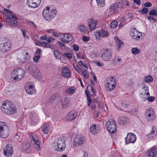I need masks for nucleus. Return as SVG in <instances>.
Segmentation results:
<instances>
[{"instance_id":"a19ab883","label":"nucleus","mask_w":157,"mask_h":157,"mask_svg":"<svg viewBox=\"0 0 157 157\" xmlns=\"http://www.w3.org/2000/svg\"><path fill=\"white\" fill-rule=\"evenodd\" d=\"M54 55L55 57L57 59H59L60 58V52L57 50H55L54 52Z\"/></svg>"},{"instance_id":"f03ea898","label":"nucleus","mask_w":157,"mask_h":157,"mask_svg":"<svg viewBox=\"0 0 157 157\" xmlns=\"http://www.w3.org/2000/svg\"><path fill=\"white\" fill-rule=\"evenodd\" d=\"M66 139L63 136L56 138L54 143L55 149L58 151H63L66 147Z\"/></svg>"},{"instance_id":"5fc2aeb1","label":"nucleus","mask_w":157,"mask_h":157,"mask_svg":"<svg viewBox=\"0 0 157 157\" xmlns=\"http://www.w3.org/2000/svg\"><path fill=\"white\" fill-rule=\"evenodd\" d=\"M73 66L75 69L78 71L80 70V69L79 68L78 65L76 63H74L73 64Z\"/></svg>"},{"instance_id":"3c124183","label":"nucleus","mask_w":157,"mask_h":157,"mask_svg":"<svg viewBox=\"0 0 157 157\" xmlns=\"http://www.w3.org/2000/svg\"><path fill=\"white\" fill-rule=\"evenodd\" d=\"M21 135V133L20 132H17L14 136L15 139L18 140L20 138Z\"/></svg>"},{"instance_id":"423d86ee","label":"nucleus","mask_w":157,"mask_h":157,"mask_svg":"<svg viewBox=\"0 0 157 157\" xmlns=\"http://www.w3.org/2000/svg\"><path fill=\"white\" fill-rule=\"evenodd\" d=\"M9 128L6 124L3 122H0V137L5 138L9 134Z\"/></svg>"},{"instance_id":"69168bd1","label":"nucleus","mask_w":157,"mask_h":157,"mask_svg":"<svg viewBox=\"0 0 157 157\" xmlns=\"http://www.w3.org/2000/svg\"><path fill=\"white\" fill-rule=\"evenodd\" d=\"M52 34H53V35L56 37H58L59 36V34L58 33H57L56 32L54 31H53Z\"/></svg>"},{"instance_id":"774afa93","label":"nucleus","mask_w":157,"mask_h":157,"mask_svg":"<svg viewBox=\"0 0 157 157\" xmlns=\"http://www.w3.org/2000/svg\"><path fill=\"white\" fill-rule=\"evenodd\" d=\"M93 87V86L90 85H88L87 87L88 91L89 92L91 90V89H92Z\"/></svg>"},{"instance_id":"2eb2a0df","label":"nucleus","mask_w":157,"mask_h":157,"mask_svg":"<svg viewBox=\"0 0 157 157\" xmlns=\"http://www.w3.org/2000/svg\"><path fill=\"white\" fill-rule=\"evenodd\" d=\"M136 135L133 133H128L125 138L126 144L130 143H134L136 141Z\"/></svg>"},{"instance_id":"9d476101","label":"nucleus","mask_w":157,"mask_h":157,"mask_svg":"<svg viewBox=\"0 0 157 157\" xmlns=\"http://www.w3.org/2000/svg\"><path fill=\"white\" fill-rule=\"evenodd\" d=\"M145 114L146 119L148 121H151L156 119L155 113L152 109H147Z\"/></svg>"},{"instance_id":"6e6552de","label":"nucleus","mask_w":157,"mask_h":157,"mask_svg":"<svg viewBox=\"0 0 157 157\" xmlns=\"http://www.w3.org/2000/svg\"><path fill=\"white\" fill-rule=\"evenodd\" d=\"M106 127L110 133H114L117 131V126L115 121L113 119L109 120L106 123Z\"/></svg>"},{"instance_id":"a878e982","label":"nucleus","mask_w":157,"mask_h":157,"mask_svg":"<svg viewBox=\"0 0 157 157\" xmlns=\"http://www.w3.org/2000/svg\"><path fill=\"white\" fill-rule=\"evenodd\" d=\"M120 2L112 4L110 6L109 10L111 12H116L118 10V8L120 7Z\"/></svg>"},{"instance_id":"37998d69","label":"nucleus","mask_w":157,"mask_h":157,"mask_svg":"<svg viewBox=\"0 0 157 157\" xmlns=\"http://www.w3.org/2000/svg\"><path fill=\"white\" fill-rule=\"evenodd\" d=\"M77 58L79 59H84V56L83 54L81 52H79L76 54Z\"/></svg>"},{"instance_id":"e433bc0d","label":"nucleus","mask_w":157,"mask_h":157,"mask_svg":"<svg viewBox=\"0 0 157 157\" xmlns=\"http://www.w3.org/2000/svg\"><path fill=\"white\" fill-rule=\"evenodd\" d=\"M101 31V35L102 37L107 36L108 35V33L105 30L102 29Z\"/></svg>"},{"instance_id":"7ed1b4c3","label":"nucleus","mask_w":157,"mask_h":157,"mask_svg":"<svg viewBox=\"0 0 157 157\" xmlns=\"http://www.w3.org/2000/svg\"><path fill=\"white\" fill-rule=\"evenodd\" d=\"M56 11L55 9L50 10L49 7L47 6L42 11V15L46 20L50 21L52 19L56 14Z\"/></svg>"},{"instance_id":"bf43d9fd","label":"nucleus","mask_w":157,"mask_h":157,"mask_svg":"<svg viewBox=\"0 0 157 157\" xmlns=\"http://www.w3.org/2000/svg\"><path fill=\"white\" fill-rule=\"evenodd\" d=\"M144 6L147 7H150L151 6V4L150 2H147L144 4Z\"/></svg>"},{"instance_id":"09e8293b","label":"nucleus","mask_w":157,"mask_h":157,"mask_svg":"<svg viewBox=\"0 0 157 157\" xmlns=\"http://www.w3.org/2000/svg\"><path fill=\"white\" fill-rule=\"evenodd\" d=\"M87 71L86 70H85L83 71V76L84 77L86 78L87 79L89 77L88 75V74H87Z\"/></svg>"},{"instance_id":"c9c22d12","label":"nucleus","mask_w":157,"mask_h":157,"mask_svg":"<svg viewBox=\"0 0 157 157\" xmlns=\"http://www.w3.org/2000/svg\"><path fill=\"white\" fill-rule=\"evenodd\" d=\"M132 53L134 55H136L140 53V50L137 48H133L132 49Z\"/></svg>"},{"instance_id":"412c9836","label":"nucleus","mask_w":157,"mask_h":157,"mask_svg":"<svg viewBox=\"0 0 157 157\" xmlns=\"http://www.w3.org/2000/svg\"><path fill=\"white\" fill-rule=\"evenodd\" d=\"M99 130V126L96 124H93L90 127V132L92 134L95 135L98 133Z\"/></svg>"},{"instance_id":"ddd939ff","label":"nucleus","mask_w":157,"mask_h":157,"mask_svg":"<svg viewBox=\"0 0 157 157\" xmlns=\"http://www.w3.org/2000/svg\"><path fill=\"white\" fill-rule=\"evenodd\" d=\"M116 84L115 78L111 77L105 85L106 88L108 90H112L115 88Z\"/></svg>"},{"instance_id":"4c0bfd02","label":"nucleus","mask_w":157,"mask_h":157,"mask_svg":"<svg viewBox=\"0 0 157 157\" xmlns=\"http://www.w3.org/2000/svg\"><path fill=\"white\" fill-rule=\"evenodd\" d=\"M118 22L116 21H112L110 24V27L111 28L114 29L116 28Z\"/></svg>"},{"instance_id":"9b49d317","label":"nucleus","mask_w":157,"mask_h":157,"mask_svg":"<svg viewBox=\"0 0 157 157\" xmlns=\"http://www.w3.org/2000/svg\"><path fill=\"white\" fill-rule=\"evenodd\" d=\"M25 89L26 93L29 94H33L36 92V90L33 84L31 82H29L25 86Z\"/></svg>"},{"instance_id":"473e14b6","label":"nucleus","mask_w":157,"mask_h":157,"mask_svg":"<svg viewBox=\"0 0 157 157\" xmlns=\"http://www.w3.org/2000/svg\"><path fill=\"white\" fill-rule=\"evenodd\" d=\"M75 89L74 86H72L69 88L67 89L66 90V92L68 94H73L75 91Z\"/></svg>"},{"instance_id":"49530a36","label":"nucleus","mask_w":157,"mask_h":157,"mask_svg":"<svg viewBox=\"0 0 157 157\" xmlns=\"http://www.w3.org/2000/svg\"><path fill=\"white\" fill-rule=\"evenodd\" d=\"M63 56L69 59L71 58L72 57L71 54L69 53H64L63 54Z\"/></svg>"},{"instance_id":"39448f33","label":"nucleus","mask_w":157,"mask_h":157,"mask_svg":"<svg viewBox=\"0 0 157 157\" xmlns=\"http://www.w3.org/2000/svg\"><path fill=\"white\" fill-rule=\"evenodd\" d=\"M85 140L83 136L80 135H76L72 142V146L74 148L80 147L84 144Z\"/></svg>"},{"instance_id":"864d4df0","label":"nucleus","mask_w":157,"mask_h":157,"mask_svg":"<svg viewBox=\"0 0 157 157\" xmlns=\"http://www.w3.org/2000/svg\"><path fill=\"white\" fill-rule=\"evenodd\" d=\"M73 47L74 50L75 51H78L79 50V47L76 44H73Z\"/></svg>"},{"instance_id":"aec40b11","label":"nucleus","mask_w":157,"mask_h":157,"mask_svg":"<svg viewBox=\"0 0 157 157\" xmlns=\"http://www.w3.org/2000/svg\"><path fill=\"white\" fill-rule=\"evenodd\" d=\"M88 22L89 29L91 30H94L95 28L97 25V20L92 18L88 20Z\"/></svg>"},{"instance_id":"c03bdc74","label":"nucleus","mask_w":157,"mask_h":157,"mask_svg":"<svg viewBox=\"0 0 157 157\" xmlns=\"http://www.w3.org/2000/svg\"><path fill=\"white\" fill-rule=\"evenodd\" d=\"M41 46L44 48H49L50 47L49 44L45 42L41 43Z\"/></svg>"},{"instance_id":"f8f14e48","label":"nucleus","mask_w":157,"mask_h":157,"mask_svg":"<svg viewBox=\"0 0 157 157\" xmlns=\"http://www.w3.org/2000/svg\"><path fill=\"white\" fill-rule=\"evenodd\" d=\"M28 70L31 74L36 78L40 75V71L38 67L34 65L29 66L28 68Z\"/></svg>"},{"instance_id":"f3484780","label":"nucleus","mask_w":157,"mask_h":157,"mask_svg":"<svg viewBox=\"0 0 157 157\" xmlns=\"http://www.w3.org/2000/svg\"><path fill=\"white\" fill-rule=\"evenodd\" d=\"M4 155L7 157H11L13 154L12 147L9 145H6L4 149Z\"/></svg>"},{"instance_id":"f704fd0d","label":"nucleus","mask_w":157,"mask_h":157,"mask_svg":"<svg viewBox=\"0 0 157 157\" xmlns=\"http://www.w3.org/2000/svg\"><path fill=\"white\" fill-rule=\"evenodd\" d=\"M10 44L9 43L7 42L6 44H4L2 48L3 50L4 51H6L10 48Z\"/></svg>"},{"instance_id":"e2e57ef3","label":"nucleus","mask_w":157,"mask_h":157,"mask_svg":"<svg viewBox=\"0 0 157 157\" xmlns=\"http://www.w3.org/2000/svg\"><path fill=\"white\" fill-rule=\"evenodd\" d=\"M142 86V88L143 89H144V90L146 89L147 88H148V87L146 84H141Z\"/></svg>"},{"instance_id":"5701e85b","label":"nucleus","mask_w":157,"mask_h":157,"mask_svg":"<svg viewBox=\"0 0 157 157\" xmlns=\"http://www.w3.org/2000/svg\"><path fill=\"white\" fill-rule=\"evenodd\" d=\"M61 75L64 77H69L71 75L69 69L66 67H63L62 69Z\"/></svg>"},{"instance_id":"0eeeda50","label":"nucleus","mask_w":157,"mask_h":157,"mask_svg":"<svg viewBox=\"0 0 157 157\" xmlns=\"http://www.w3.org/2000/svg\"><path fill=\"white\" fill-rule=\"evenodd\" d=\"M112 51L110 49H103L100 57L101 60L104 61H109L112 57Z\"/></svg>"},{"instance_id":"13d9d810","label":"nucleus","mask_w":157,"mask_h":157,"mask_svg":"<svg viewBox=\"0 0 157 157\" xmlns=\"http://www.w3.org/2000/svg\"><path fill=\"white\" fill-rule=\"evenodd\" d=\"M27 24L31 27H34L35 25L33 21H29L27 23Z\"/></svg>"},{"instance_id":"cd10ccee","label":"nucleus","mask_w":157,"mask_h":157,"mask_svg":"<svg viewBox=\"0 0 157 157\" xmlns=\"http://www.w3.org/2000/svg\"><path fill=\"white\" fill-rule=\"evenodd\" d=\"M118 121L119 124L122 126L127 124L128 121V119L126 117L124 116L120 117Z\"/></svg>"},{"instance_id":"338daca9","label":"nucleus","mask_w":157,"mask_h":157,"mask_svg":"<svg viewBox=\"0 0 157 157\" xmlns=\"http://www.w3.org/2000/svg\"><path fill=\"white\" fill-rule=\"evenodd\" d=\"M47 41L49 43H51L52 42V41L53 40H54V39L52 37H49L48 39L47 40Z\"/></svg>"},{"instance_id":"4468645a","label":"nucleus","mask_w":157,"mask_h":157,"mask_svg":"<svg viewBox=\"0 0 157 157\" xmlns=\"http://www.w3.org/2000/svg\"><path fill=\"white\" fill-rule=\"evenodd\" d=\"M60 40L63 43H68L73 39L72 35L67 33H63L60 35Z\"/></svg>"},{"instance_id":"a211bd4d","label":"nucleus","mask_w":157,"mask_h":157,"mask_svg":"<svg viewBox=\"0 0 157 157\" xmlns=\"http://www.w3.org/2000/svg\"><path fill=\"white\" fill-rule=\"evenodd\" d=\"M41 0H28L27 3L29 7L34 8L37 7L40 4Z\"/></svg>"},{"instance_id":"393cba45","label":"nucleus","mask_w":157,"mask_h":157,"mask_svg":"<svg viewBox=\"0 0 157 157\" xmlns=\"http://www.w3.org/2000/svg\"><path fill=\"white\" fill-rule=\"evenodd\" d=\"M49 124L48 123H45L41 127L42 131L44 134H48L50 129Z\"/></svg>"},{"instance_id":"052dcab7","label":"nucleus","mask_w":157,"mask_h":157,"mask_svg":"<svg viewBox=\"0 0 157 157\" xmlns=\"http://www.w3.org/2000/svg\"><path fill=\"white\" fill-rule=\"evenodd\" d=\"M145 95H147L148 96L150 94L149 93L148 88L145 90V93L144 94V96H145Z\"/></svg>"},{"instance_id":"58836bf2","label":"nucleus","mask_w":157,"mask_h":157,"mask_svg":"<svg viewBox=\"0 0 157 157\" xmlns=\"http://www.w3.org/2000/svg\"><path fill=\"white\" fill-rule=\"evenodd\" d=\"M153 80V78L150 75L146 76L144 78V81L146 82H152Z\"/></svg>"},{"instance_id":"dca6fc26","label":"nucleus","mask_w":157,"mask_h":157,"mask_svg":"<svg viewBox=\"0 0 157 157\" xmlns=\"http://www.w3.org/2000/svg\"><path fill=\"white\" fill-rule=\"evenodd\" d=\"M142 33L137 31L134 28L132 29L130 31V35L134 39L138 40L142 36Z\"/></svg>"},{"instance_id":"f257e3e1","label":"nucleus","mask_w":157,"mask_h":157,"mask_svg":"<svg viewBox=\"0 0 157 157\" xmlns=\"http://www.w3.org/2000/svg\"><path fill=\"white\" fill-rule=\"evenodd\" d=\"M1 109L4 113L7 114H12L16 112V108L13 103L8 100L3 102Z\"/></svg>"},{"instance_id":"de8ad7c7","label":"nucleus","mask_w":157,"mask_h":157,"mask_svg":"<svg viewBox=\"0 0 157 157\" xmlns=\"http://www.w3.org/2000/svg\"><path fill=\"white\" fill-rule=\"evenodd\" d=\"M40 58V56L37 55L34 56L33 57V60L36 63H37L38 62L39 59Z\"/></svg>"},{"instance_id":"2f4dec72","label":"nucleus","mask_w":157,"mask_h":157,"mask_svg":"<svg viewBox=\"0 0 157 157\" xmlns=\"http://www.w3.org/2000/svg\"><path fill=\"white\" fill-rule=\"evenodd\" d=\"M78 30L82 33H84L86 31V27L82 25H80L78 27Z\"/></svg>"},{"instance_id":"bb28decb","label":"nucleus","mask_w":157,"mask_h":157,"mask_svg":"<svg viewBox=\"0 0 157 157\" xmlns=\"http://www.w3.org/2000/svg\"><path fill=\"white\" fill-rule=\"evenodd\" d=\"M70 102V99L67 97H66L64 99L61 100V104L63 108H65L69 105Z\"/></svg>"},{"instance_id":"6e6d98bb","label":"nucleus","mask_w":157,"mask_h":157,"mask_svg":"<svg viewBox=\"0 0 157 157\" xmlns=\"http://www.w3.org/2000/svg\"><path fill=\"white\" fill-rule=\"evenodd\" d=\"M21 31L22 32L23 36H24L26 38H29V37L28 36H26V32L25 30H23V29H21Z\"/></svg>"},{"instance_id":"c756f323","label":"nucleus","mask_w":157,"mask_h":157,"mask_svg":"<svg viewBox=\"0 0 157 157\" xmlns=\"http://www.w3.org/2000/svg\"><path fill=\"white\" fill-rule=\"evenodd\" d=\"M121 60V58L119 56H116L113 59V64L115 65H119Z\"/></svg>"},{"instance_id":"603ef678","label":"nucleus","mask_w":157,"mask_h":157,"mask_svg":"<svg viewBox=\"0 0 157 157\" xmlns=\"http://www.w3.org/2000/svg\"><path fill=\"white\" fill-rule=\"evenodd\" d=\"M147 19L150 21L152 20V22L153 23H155L156 22V20L152 16H148L147 17Z\"/></svg>"},{"instance_id":"4d7b16f0","label":"nucleus","mask_w":157,"mask_h":157,"mask_svg":"<svg viewBox=\"0 0 157 157\" xmlns=\"http://www.w3.org/2000/svg\"><path fill=\"white\" fill-rule=\"evenodd\" d=\"M56 98V95H53L50 97L49 100L51 102H52Z\"/></svg>"},{"instance_id":"6ab92c4d","label":"nucleus","mask_w":157,"mask_h":157,"mask_svg":"<svg viewBox=\"0 0 157 157\" xmlns=\"http://www.w3.org/2000/svg\"><path fill=\"white\" fill-rule=\"evenodd\" d=\"M147 157H157V149L153 148L150 149L146 153Z\"/></svg>"},{"instance_id":"72a5a7b5","label":"nucleus","mask_w":157,"mask_h":157,"mask_svg":"<svg viewBox=\"0 0 157 157\" xmlns=\"http://www.w3.org/2000/svg\"><path fill=\"white\" fill-rule=\"evenodd\" d=\"M98 6L99 7H103L105 5V0H96Z\"/></svg>"},{"instance_id":"7c9ffc66","label":"nucleus","mask_w":157,"mask_h":157,"mask_svg":"<svg viewBox=\"0 0 157 157\" xmlns=\"http://www.w3.org/2000/svg\"><path fill=\"white\" fill-rule=\"evenodd\" d=\"M157 134V131L156 130V128L153 127L152 129V131L148 135V137L150 138H152L155 137Z\"/></svg>"},{"instance_id":"4be33fe9","label":"nucleus","mask_w":157,"mask_h":157,"mask_svg":"<svg viewBox=\"0 0 157 157\" xmlns=\"http://www.w3.org/2000/svg\"><path fill=\"white\" fill-rule=\"evenodd\" d=\"M29 118L31 122L33 124H36L39 121V119L36 113H30Z\"/></svg>"},{"instance_id":"c85d7f7f","label":"nucleus","mask_w":157,"mask_h":157,"mask_svg":"<svg viewBox=\"0 0 157 157\" xmlns=\"http://www.w3.org/2000/svg\"><path fill=\"white\" fill-rule=\"evenodd\" d=\"M114 39L115 40L116 44L117 46V49L119 50L121 47V45L123 44V43L121 40L119 39L116 36H115L114 37Z\"/></svg>"},{"instance_id":"1a4fd4ad","label":"nucleus","mask_w":157,"mask_h":157,"mask_svg":"<svg viewBox=\"0 0 157 157\" xmlns=\"http://www.w3.org/2000/svg\"><path fill=\"white\" fill-rule=\"evenodd\" d=\"M29 138L33 143V147L37 150L40 149V144L41 142L39 141V139L37 136L34 134H32L29 136Z\"/></svg>"},{"instance_id":"0e129e2a","label":"nucleus","mask_w":157,"mask_h":157,"mask_svg":"<svg viewBox=\"0 0 157 157\" xmlns=\"http://www.w3.org/2000/svg\"><path fill=\"white\" fill-rule=\"evenodd\" d=\"M147 99L149 101L152 102V101H154V98L153 97H148Z\"/></svg>"},{"instance_id":"680f3d73","label":"nucleus","mask_w":157,"mask_h":157,"mask_svg":"<svg viewBox=\"0 0 157 157\" xmlns=\"http://www.w3.org/2000/svg\"><path fill=\"white\" fill-rule=\"evenodd\" d=\"M83 40L84 41H88L89 40V38L88 37L86 36H84L82 38Z\"/></svg>"},{"instance_id":"b1692460","label":"nucleus","mask_w":157,"mask_h":157,"mask_svg":"<svg viewBox=\"0 0 157 157\" xmlns=\"http://www.w3.org/2000/svg\"><path fill=\"white\" fill-rule=\"evenodd\" d=\"M76 112L74 111H71L67 114V118L69 121H72L74 120L77 116Z\"/></svg>"},{"instance_id":"a18cd8bd","label":"nucleus","mask_w":157,"mask_h":157,"mask_svg":"<svg viewBox=\"0 0 157 157\" xmlns=\"http://www.w3.org/2000/svg\"><path fill=\"white\" fill-rule=\"evenodd\" d=\"M149 14L151 16H157V12L155 10H151L149 12Z\"/></svg>"},{"instance_id":"ea45409f","label":"nucleus","mask_w":157,"mask_h":157,"mask_svg":"<svg viewBox=\"0 0 157 157\" xmlns=\"http://www.w3.org/2000/svg\"><path fill=\"white\" fill-rule=\"evenodd\" d=\"M96 38L97 39L99 40L100 39L101 35V31H96L95 34Z\"/></svg>"},{"instance_id":"79ce46f5","label":"nucleus","mask_w":157,"mask_h":157,"mask_svg":"<svg viewBox=\"0 0 157 157\" xmlns=\"http://www.w3.org/2000/svg\"><path fill=\"white\" fill-rule=\"evenodd\" d=\"M10 25L12 28L17 26L18 25L17 21L15 20L13 21L11 20L10 23Z\"/></svg>"},{"instance_id":"20e7f679","label":"nucleus","mask_w":157,"mask_h":157,"mask_svg":"<svg viewBox=\"0 0 157 157\" xmlns=\"http://www.w3.org/2000/svg\"><path fill=\"white\" fill-rule=\"evenodd\" d=\"M25 74V70L22 68L18 67L12 72V77L14 80L19 81L24 77Z\"/></svg>"},{"instance_id":"8fccbe9b","label":"nucleus","mask_w":157,"mask_h":157,"mask_svg":"<svg viewBox=\"0 0 157 157\" xmlns=\"http://www.w3.org/2000/svg\"><path fill=\"white\" fill-rule=\"evenodd\" d=\"M141 13L144 14H146L148 12V9L146 7L144 8L141 11Z\"/></svg>"}]
</instances>
